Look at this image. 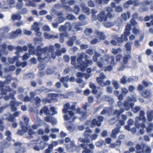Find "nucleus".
I'll list each match as a JSON object with an SVG mask.
<instances>
[{
	"label": "nucleus",
	"mask_w": 153,
	"mask_h": 153,
	"mask_svg": "<svg viewBox=\"0 0 153 153\" xmlns=\"http://www.w3.org/2000/svg\"><path fill=\"white\" fill-rule=\"evenodd\" d=\"M13 114H9V115L7 114H4V115L5 116L8 117L5 118V120L8 122L13 123L16 121V119L15 117L19 116L20 112L19 111H15Z\"/></svg>",
	"instance_id": "obj_10"
},
{
	"label": "nucleus",
	"mask_w": 153,
	"mask_h": 153,
	"mask_svg": "<svg viewBox=\"0 0 153 153\" xmlns=\"http://www.w3.org/2000/svg\"><path fill=\"white\" fill-rule=\"evenodd\" d=\"M53 150V146L51 144H50L48 148L45 150V153H51Z\"/></svg>",
	"instance_id": "obj_42"
},
{
	"label": "nucleus",
	"mask_w": 153,
	"mask_h": 153,
	"mask_svg": "<svg viewBox=\"0 0 153 153\" xmlns=\"http://www.w3.org/2000/svg\"><path fill=\"white\" fill-rule=\"evenodd\" d=\"M93 31L92 29L87 28L85 29L84 31L85 34L87 36H89L93 32Z\"/></svg>",
	"instance_id": "obj_39"
},
{
	"label": "nucleus",
	"mask_w": 153,
	"mask_h": 153,
	"mask_svg": "<svg viewBox=\"0 0 153 153\" xmlns=\"http://www.w3.org/2000/svg\"><path fill=\"white\" fill-rule=\"evenodd\" d=\"M87 23L86 22H78L74 23H73L72 25H71L70 23L69 22H65V25H68L67 27H68L69 30H72L74 32H77L82 30V28L81 26L85 25Z\"/></svg>",
	"instance_id": "obj_7"
},
{
	"label": "nucleus",
	"mask_w": 153,
	"mask_h": 153,
	"mask_svg": "<svg viewBox=\"0 0 153 153\" xmlns=\"http://www.w3.org/2000/svg\"><path fill=\"white\" fill-rule=\"evenodd\" d=\"M145 112L143 110L140 111L139 116L136 117V120L137 121L142 120L144 122H145L146 120V119L145 117Z\"/></svg>",
	"instance_id": "obj_16"
},
{
	"label": "nucleus",
	"mask_w": 153,
	"mask_h": 153,
	"mask_svg": "<svg viewBox=\"0 0 153 153\" xmlns=\"http://www.w3.org/2000/svg\"><path fill=\"white\" fill-rule=\"evenodd\" d=\"M65 35L63 33H60L59 36V41L61 43H63L64 42Z\"/></svg>",
	"instance_id": "obj_51"
},
{
	"label": "nucleus",
	"mask_w": 153,
	"mask_h": 153,
	"mask_svg": "<svg viewBox=\"0 0 153 153\" xmlns=\"http://www.w3.org/2000/svg\"><path fill=\"white\" fill-rule=\"evenodd\" d=\"M112 109L109 107H106L101 112L100 114L101 115H104L106 114L109 115L111 114L112 113Z\"/></svg>",
	"instance_id": "obj_22"
},
{
	"label": "nucleus",
	"mask_w": 153,
	"mask_h": 153,
	"mask_svg": "<svg viewBox=\"0 0 153 153\" xmlns=\"http://www.w3.org/2000/svg\"><path fill=\"white\" fill-rule=\"evenodd\" d=\"M57 19V22L59 24L63 22L65 20V18L62 16L59 17Z\"/></svg>",
	"instance_id": "obj_58"
},
{
	"label": "nucleus",
	"mask_w": 153,
	"mask_h": 153,
	"mask_svg": "<svg viewBox=\"0 0 153 153\" xmlns=\"http://www.w3.org/2000/svg\"><path fill=\"white\" fill-rule=\"evenodd\" d=\"M50 110L52 112V115H54L57 113V112L56 111L55 108L53 107H51Z\"/></svg>",
	"instance_id": "obj_63"
},
{
	"label": "nucleus",
	"mask_w": 153,
	"mask_h": 153,
	"mask_svg": "<svg viewBox=\"0 0 153 153\" xmlns=\"http://www.w3.org/2000/svg\"><path fill=\"white\" fill-rule=\"evenodd\" d=\"M18 60V57L17 56H14L13 58H10L8 59V62L10 64H12L15 61Z\"/></svg>",
	"instance_id": "obj_36"
},
{
	"label": "nucleus",
	"mask_w": 153,
	"mask_h": 153,
	"mask_svg": "<svg viewBox=\"0 0 153 153\" xmlns=\"http://www.w3.org/2000/svg\"><path fill=\"white\" fill-rule=\"evenodd\" d=\"M24 122V125H25L26 126H27L28 125V123L29 121V119L27 117H25L23 118Z\"/></svg>",
	"instance_id": "obj_57"
},
{
	"label": "nucleus",
	"mask_w": 153,
	"mask_h": 153,
	"mask_svg": "<svg viewBox=\"0 0 153 153\" xmlns=\"http://www.w3.org/2000/svg\"><path fill=\"white\" fill-rule=\"evenodd\" d=\"M100 56V54L96 51L94 56L93 57V60L95 62H97V58Z\"/></svg>",
	"instance_id": "obj_44"
},
{
	"label": "nucleus",
	"mask_w": 153,
	"mask_h": 153,
	"mask_svg": "<svg viewBox=\"0 0 153 153\" xmlns=\"http://www.w3.org/2000/svg\"><path fill=\"white\" fill-rule=\"evenodd\" d=\"M132 43L130 42H127L125 45V47L127 52L129 53L128 54H125L123 57V64L119 68V71H123L126 67L128 63V61L131 58V44Z\"/></svg>",
	"instance_id": "obj_2"
},
{
	"label": "nucleus",
	"mask_w": 153,
	"mask_h": 153,
	"mask_svg": "<svg viewBox=\"0 0 153 153\" xmlns=\"http://www.w3.org/2000/svg\"><path fill=\"white\" fill-rule=\"evenodd\" d=\"M145 146V145L143 144H142L141 145L137 144L135 147V148L137 151H139L140 150H141V151L143 153H144L145 150L144 149Z\"/></svg>",
	"instance_id": "obj_30"
},
{
	"label": "nucleus",
	"mask_w": 153,
	"mask_h": 153,
	"mask_svg": "<svg viewBox=\"0 0 153 153\" xmlns=\"http://www.w3.org/2000/svg\"><path fill=\"white\" fill-rule=\"evenodd\" d=\"M69 80V77L68 76L63 77L60 79V81L63 83L64 86L66 88L68 87V85L67 83L65 82V81L67 82Z\"/></svg>",
	"instance_id": "obj_23"
},
{
	"label": "nucleus",
	"mask_w": 153,
	"mask_h": 153,
	"mask_svg": "<svg viewBox=\"0 0 153 153\" xmlns=\"http://www.w3.org/2000/svg\"><path fill=\"white\" fill-rule=\"evenodd\" d=\"M97 34L100 39L104 40L105 37L103 33L100 32H97Z\"/></svg>",
	"instance_id": "obj_47"
},
{
	"label": "nucleus",
	"mask_w": 153,
	"mask_h": 153,
	"mask_svg": "<svg viewBox=\"0 0 153 153\" xmlns=\"http://www.w3.org/2000/svg\"><path fill=\"white\" fill-rule=\"evenodd\" d=\"M82 9L83 12L86 13L87 14H89L90 9L88 7L85 6H83L82 7Z\"/></svg>",
	"instance_id": "obj_49"
},
{
	"label": "nucleus",
	"mask_w": 153,
	"mask_h": 153,
	"mask_svg": "<svg viewBox=\"0 0 153 153\" xmlns=\"http://www.w3.org/2000/svg\"><path fill=\"white\" fill-rule=\"evenodd\" d=\"M15 69V67L14 65H12L9 66L8 69L7 68L5 69V70L7 71H14Z\"/></svg>",
	"instance_id": "obj_54"
},
{
	"label": "nucleus",
	"mask_w": 153,
	"mask_h": 153,
	"mask_svg": "<svg viewBox=\"0 0 153 153\" xmlns=\"http://www.w3.org/2000/svg\"><path fill=\"white\" fill-rule=\"evenodd\" d=\"M66 19L68 20H72L75 19V17L72 14H68L67 15L66 17Z\"/></svg>",
	"instance_id": "obj_55"
},
{
	"label": "nucleus",
	"mask_w": 153,
	"mask_h": 153,
	"mask_svg": "<svg viewBox=\"0 0 153 153\" xmlns=\"http://www.w3.org/2000/svg\"><path fill=\"white\" fill-rule=\"evenodd\" d=\"M10 107L11 111L12 112L16 111H17V108L13 103H12L11 101L10 103Z\"/></svg>",
	"instance_id": "obj_43"
},
{
	"label": "nucleus",
	"mask_w": 153,
	"mask_h": 153,
	"mask_svg": "<svg viewBox=\"0 0 153 153\" xmlns=\"http://www.w3.org/2000/svg\"><path fill=\"white\" fill-rule=\"evenodd\" d=\"M103 69V70L105 71V72L108 71H111L113 70V66L111 65H110L108 66L107 67H104L103 68V69Z\"/></svg>",
	"instance_id": "obj_45"
},
{
	"label": "nucleus",
	"mask_w": 153,
	"mask_h": 153,
	"mask_svg": "<svg viewBox=\"0 0 153 153\" xmlns=\"http://www.w3.org/2000/svg\"><path fill=\"white\" fill-rule=\"evenodd\" d=\"M122 120H119L118 123L116 124L117 127L114 129L112 130V132L111 134V137L115 138L116 136V134L120 131V129L121 128V126H124L125 124V121L127 119L126 116L125 114H123L121 115Z\"/></svg>",
	"instance_id": "obj_6"
},
{
	"label": "nucleus",
	"mask_w": 153,
	"mask_h": 153,
	"mask_svg": "<svg viewBox=\"0 0 153 153\" xmlns=\"http://www.w3.org/2000/svg\"><path fill=\"white\" fill-rule=\"evenodd\" d=\"M2 146L3 148H7L10 146V143L8 141L3 140L1 143Z\"/></svg>",
	"instance_id": "obj_35"
},
{
	"label": "nucleus",
	"mask_w": 153,
	"mask_h": 153,
	"mask_svg": "<svg viewBox=\"0 0 153 153\" xmlns=\"http://www.w3.org/2000/svg\"><path fill=\"white\" fill-rule=\"evenodd\" d=\"M153 128V124L152 123H150L148 125V127L146 128V131L148 133L151 132Z\"/></svg>",
	"instance_id": "obj_48"
},
{
	"label": "nucleus",
	"mask_w": 153,
	"mask_h": 153,
	"mask_svg": "<svg viewBox=\"0 0 153 153\" xmlns=\"http://www.w3.org/2000/svg\"><path fill=\"white\" fill-rule=\"evenodd\" d=\"M43 113H44L45 115H49L50 114L51 111L47 106H44L43 108L40 110V114L42 115Z\"/></svg>",
	"instance_id": "obj_18"
},
{
	"label": "nucleus",
	"mask_w": 153,
	"mask_h": 153,
	"mask_svg": "<svg viewBox=\"0 0 153 153\" xmlns=\"http://www.w3.org/2000/svg\"><path fill=\"white\" fill-rule=\"evenodd\" d=\"M131 13L129 11L124 13L121 15V20L122 21H127L130 17Z\"/></svg>",
	"instance_id": "obj_17"
},
{
	"label": "nucleus",
	"mask_w": 153,
	"mask_h": 153,
	"mask_svg": "<svg viewBox=\"0 0 153 153\" xmlns=\"http://www.w3.org/2000/svg\"><path fill=\"white\" fill-rule=\"evenodd\" d=\"M105 77V76L103 72L100 74L99 76L97 78V83L99 84L103 81V79Z\"/></svg>",
	"instance_id": "obj_26"
},
{
	"label": "nucleus",
	"mask_w": 153,
	"mask_h": 153,
	"mask_svg": "<svg viewBox=\"0 0 153 153\" xmlns=\"http://www.w3.org/2000/svg\"><path fill=\"white\" fill-rule=\"evenodd\" d=\"M113 10L111 7H107L105 10L100 12L97 15V19L100 22H106L108 20V18L110 19L113 18L114 15L112 14Z\"/></svg>",
	"instance_id": "obj_3"
},
{
	"label": "nucleus",
	"mask_w": 153,
	"mask_h": 153,
	"mask_svg": "<svg viewBox=\"0 0 153 153\" xmlns=\"http://www.w3.org/2000/svg\"><path fill=\"white\" fill-rule=\"evenodd\" d=\"M89 57L84 53H82L77 59V67L82 71H84L89 65L92 64V60L87 59Z\"/></svg>",
	"instance_id": "obj_1"
},
{
	"label": "nucleus",
	"mask_w": 153,
	"mask_h": 153,
	"mask_svg": "<svg viewBox=\"0 0 153 153\" xmlns=\"http://www.w3.org/2000/svg\"><path fill=\"white\" fill-rule=\"evenodd\" d=\"M122 55L121 54H119L116 56V61L117 62H120L122 58Z\"/></svg>",
	"instance_id": "obj_64"
},
{
	"label": "nucleus",
	"mask_w": 153,
	"mask_h": 153,
	"mask_svg": "<svg viewBox=\"0 0 153 153\" xmlns=\"http://www.w3.org/2000/svg\"><path fill=\"white\" fill-rule=\"evenodd\" d=\"M76 39V37L75 36H73L69 38V40L67 42L66 44L69 46L72 47L74 44V41Z\"/></svg>",
	"instance_id": "obj_21"
},
{
	"label": "nucleus",
	"mask_w": 153,
	"mask_h": 153,
	"mask_svg": "<svg viewBox=\"0 0 153 153\" xmlns=\"http://www.w3.org/2000/svg\"><path fill=\"white\" fill-rule=\"evenodd\" d=\"M131 108V111L134 113H137L141 109L140 107L139 106H136L134 107L133 106Z\"/></svg>",
	"instance_id": "obj_40"
},
{
	"label": "nucleus",
	"mask_w": 153,
	"mask_h": 153,
	"mask_svg": "<svg viewBox=\"0 0 153 153\" xmlns=\"http://www.w3.org/2000/svg\"><path fill=\"white\" fill-rule=\"evenodd\" d=\"M76 58L75 56H72L71 57V64L72 65L75 66L76 64Z\"/></svg>",
	"instance_id": "obj_62"
},
{
	"label": "nucleus",
	"mask_w": 153,
	"mask_h": 153,
	"mask_svg": "<svg viewBox=\"0 0 153 153\" xmlns=\"http://www.w3.org/2000/svg\"><path fill=\"white\" fill-rule=\"evenodd\" d=\"M122 51V49L120 48H118L116 49L113 48L112 50V53L114 55H117L119 53L121 52Z\"/></svg>",
	"instance_id": "obj_41"
},
{
	"label": "nucleus",
	"mask_w": 153,
	"mask_h": 153,
	"mask_svg": "<svg viewBox=\"0 0 153 153\" xmlns=\"http://www.w3.org/2000/svg\"><path fill=\"white\" fill-rule=\"evenodd\" d=\"M144 87L142 85H139L137 88V90L139 91H142L140 94L141 96L145 98H148L151 97L152 94L150 90L148 89L143 91Z\"/></svg>",
	"instance_id": "obj_9"
},
{
	"label": "nucleus",
	"mask_w": 153,
	"mask_h": 153,
	"mask_svg": "<svg viewBox=\"0 0 153 153\" xmlns=\"http://www.w3.org/2000/svg\"><path fill=\"white\" fill-rule=\"evenodd\" d=\"M136 101L137 99L136 97H128L127 100L124 101L123 104V106L125 108L124 109L126 111L129 110L130 108H131L134 105V102H136Z\"/></svg>",
	"instance_id": "obj_8"
},
{
	"label": "nucleus",
	"mask_w": 153,
	"mask_h": 153,
	"mask_svg": "<svg viewBox=\"0 0 153 153\" xmlns=\"http://www.w3.org/2000/svg\"><path fill=\"white\" fill-rule=\"evenodd\" d=\"M28 47L29 48V52H33L34 54L38 56V61L39 62H42L43 61L46 59V57L42 58V53H45L47 50L48 48L47 47H44L42 48H41L40 46H38L37 48V49L33 50L34 48L33 47L32 45L30 44L28 45Z\"/></svg>",
	"instance_id": "obj_4"
},
{
	"label": "nucleus",
	"mask_w": 153,
	"mask_h": 153,
	"mask_svg": "<svg viewBox=\"0 0 153 153\" xmlns=\"http://www.w3.org/2000/svg\"><path fill=\"white\" fill-rule=\"evenodd\" d=\"M45 37L49 39L54 38H58V36L57 35L54 36L53 35H49V34L47 33H45L44 34Z\"/></svg>",
	"instance_id": "obj_37"
},
{
	"label": "nucleus",
	"mask_w": 153,
	"mask_h": 153,
	"mask_svg": "<svg viewBox=\"0 0 153 153\" xmlns=\"http://www.w3.org/2000/svg\"><path fill=\"white\" fill-rule=\"evenodd\" d=\"M81 142L83 143L81 144L80 145L82 147L83 149H87L88 145L87 143L89 142V140L88 139L87 140L82 139L81 140H80Z\"/></svg>",
	"instance_id": "obj_28"
},
{
	"label": "nucleus",
	"mask_w": 153,
	"mask_h": 153,
	"mask_svg": "<svg viewBox=\"0 0 153 153\" xmlns=\"http://www.w3.org/2000/svg\"><path fill=\"white\" fill-rule=\"evenodd\" d=\"M131 29V25L127 24L123 34L121 35V37H119L117 36L115 37L114 39L116 40L117 43H122L124 41L127 42L128 40V36L130 34Z\"/></svg>",
	"instance_id": "obj_5"
},
{
	"label": "nucleus",
	"mask_w": 153,
	"mask_h": 153,
	"mask_svg": "<svg viewBox=\"0 0 153 153\" xmlns=\"http://www.w3.org/2000/svg\"><path fill=\"white\" fill-rule=\"evenodd\" d=\"M126 82V77L125 76H124L120 79V82L123 85H125Z\"/></svg>",
	"instance_id": "obj_59"
},
{
	"label": "nucleus",
	"mask_w": 153,
	"mask_h": 153,
	"mask_svg": "<svg viewBox=\"0 0 153 153\" xmlns=\"http://www.w3.org/2000/svg\"><path fill=\"white\" fill-rule=\"evenodd\" d=\"M121 143V141L118 140L114 143H111L110 145V147L111 148H115L116 147H119Z\"/></svg>",
	"instance_id": "obj_27"
},
{
	"label": "nucleus",
	"mask_w": 153,
	"mask_h": 153,
	"mask_svg": "<svg viewBox=\"0 0 153 153\" xmlns=\"http://www.w3.org/2000/svg\"><path fill=\"white\" fill-rule=\"evenodd\" d=\"M70 108V104L69 103H67L64 105V108L62 109V112L65 114L67 113L68 109Z\"/></svg>",
	"instance_id": "obj_31"
},
{
	"label": "nucleus",
	"mask_w": 153,
	"mask_h": 153,
	"mask_svg": "<svg viewBox=\"0 0 153 153\" xmlns=\"http://www.w3.org/2000/svg\"><path fill=\"white\" fill-rule=\"evenodd\" d=\"M111 82L110 81L108 80H107L105 82H104L103 81H102V82L100 83L99 85L102 87H104L107 85H110L111 84Z\"/></svg>",
	"instance_id": "obj_52"
},
{
	"label": "nucleus",
	"mask_w": 153,
	"mask_h": 153,
	"mask_svg": "<svg viewBox=\"0 0 153 153\" xmlns=\"http://www.w3.org/2000/svg\"><path fill=\"white\" fill-rule=\"evenodd\" d=\"M12 91V89L9 86H5V89L4 88H1V93L2 95H6L7 92H11Z\"/></svg>",
	"instance_id": "obj_20"
},
{
	"label": "nucleus",
	"mask_w": 153,
	"mask_h": 153,
	"mask_svg": "<svg viewBox=\"0 0 153 153\" xmlns=\"http://www.w3.org/2000/svg\"><path fill=\"white\" fill-rule=\"evenodd\" d=\"M65 26L61 25L59 28V30L60 32L65 31L67 29H68V27H67V26L68 25H66L65 23Z\"/></svg>",
	"instance_id": "obj_46"
},
{
	"label": "nucleus",
	"mask_w": 153,
	"mask_h": 153,
	"mask_svg": "<svg viewBox=\"0 0 153 153\" xmlns=\"http://www.w3.org/2000/svg\"><path fill=\"white\" fill-rule=\"evenodd\" d=\"M105 61L106 62L110 63L111 65L113 66H114L116 65L115 63L114 62V58L113 56H109L108 55H105L104 56Z\"/></svg>",
	"instance_id": "obj_15"
},
{
	"label": "nucleus",
	"mask_w": 153,
	"mask_h": 153,
	"mask_svg": "<svg viewBox=\"0 0 153 153\" xmlns=\"http://www.w3.org/2000/svg\"><path fill=\"white\" fill-rule=\"evenodd\" d=\"M22 31L21 29H18L13 32L10 36V38L13 39L18 36V35L22 33Z\"/></svg>",
	"instance_id": "obj_25"
},
{
	"label": "nucleus",
	"mask_w": 153,
	"mask_h": 153,
	"mask_svg": "<svg viewBox=\"0 0 153 153\" xmlns=\"http://www.w3.org/2000/svg\"><path fill=\"white\" fill-rule=\"evenodd\" d=\"M123 8L120 6H117L115 7V10L117 12H121L123 11Z\"/></svg>",
	"instance_id": "obj_61"
},
{
	"label": "nucleus",
	"mask_w": 153,
	"mask_h": 153,
	"mask_svg": "<svg viewBox=\"0 0 153 153\" xmlns=\"http://www.w3.org/2000/svg\"><path fill=\"white\" fill-rule=\"evenodd\" d=\"M80 10V8L78 6L76 5L74 7V12L75 14L76 15L79 14Z\"/></svg>",
	"instance_id": "obj_53"
},
{
	"label": "nucleus",
	"mask_w": 153,
	"mask_h": 153,
	"mask_svg": "<svg viewBox=\"0 0 153 153\" xmlns=\"http://www.w3.org/2000/svg\"><path fill=\"white\" fill-rule=\"evenodd\" d=\"M22 143L19 142H16L14 144L15 146H18L16 148V149H17L16 151V153H24L25 152V149L24 147L22 146Z\"/></svg>",
	"instance_id": "obj_13"
},
{
	"label": "nucleus",
	"mask_w": 153,
	"mask_h": 153,
	"mask_svg": "<svg viewBox=\"0 0 153 153\" xmlns=\"http://www.w3.org/2000/svg\"><path fill=\"white\" fill-rule=\"evenodd\" d=\"M127 125L125 126V128L128 131H130V126L133 125L134 123V121L131 119H129L127 121Z\"/></svg>",
	"instance_id": "obj_24"
},
{
	"label": "nucleus",
	"mask_w": 153,
	"mask_h": 153,
	"mask_svg": "<svg viewBox=\"0 0 153 153\" xmlns=\"http://www.w3.org/2000/svg\"><path fill=\"white\" fill-rule=\"evenodd\" d=\"M113 85L116 89H118L119 87V85L117 81H114L113 82Z\"/></svg>",
	"instance_id": "obj_60"
},
{
	"label": "nucleus",
	"mask_w": 153,
	"mask_h": 153,
	"mask_svg": "<svg viewBox=\"0 0 153 153\" xmlns=\"http://www.w3.org/2000/svg\"><path fill=\"white\" fill-rule=\"evenodd\" d=\"M104 143V141L100 140L96 142L95 145L97 147H100L103 145Z\"/></svg>",
	"instance_id": "obj_50"
},
{
	"label": "nucleus",
	"mask_w": 153,
	"mask_h": 153,
	"mask_svg": "<svg viewBox=\"0 0 153 153\" xmlns=\"http://www.w3.org/2000/svg\"><path fill=\"white\" fill-rule=\"evenodd\" d=\"M25 4L27 6H31L33 7H36V4L33 2L30 1H29L28 3H26Z\"/></svg>",
	"instance_id": "obj_56"
},
{
	"label": "nucleus",
	"mask_w": 153,
	"mask_h": 153,
	"mask_svg": "<svg viewBox=\"0 0 153 153\" xmlns=\"http://www.w3.org/2000/svg\"><path fill=\"white\" fill-rule=\"evenodd\" d=\"M85 129L84 134V136L86 138H90L92 140H95L97 138L98 135L96 134H93L92 135H91L90 134L92 133V131L88 127H86Z\"/></svg>",
	"instance_id": "obj_11"
},
{
	"label": "nucleus",
	"mask_w": 153,
	"mask_h": 153,
	"mask_svg": "<svg viewBox=\"0 0 153 153\" xmlns=\"http://www.w3.org/2000/svg\"><path fill=\"white\" fill-rule=\"evenodd\" d=\"M97 118L98 120H97L96 119H93L92 120V127H94L95 126H100L101 125V122L103 120L104 117L103 116H98Z\"/></svg>",
	"instance_id": "obj_12"
},
{
	"label": "nucleus",
	"mask_w": 153,
	"mask_h": 153,
	"mask_svg": "<svg viewBox=\"0 0 153 153\" xmlns=\"http://www.w3.org/2000/svg\"><path fill=\"white\" fill-rule=\"evenodd\" d=\"M125 111V109L123 108H121L118 110L116 109L114 111L112 114L113 116H116L119 118L121 114Z\"/></svg>",
	"instance_id": "obj_19"
},
{
	"label": "nucleus",
	"mask_w": 153,
	"mask_h": 153,
	"mask_svg": "<svg viewBox=\"0 0 153 153\" xmlns=\"http://www.w3.org/2000/svg\"><path fill=\"white\" fill-rule=\"evenodd\" d=\"M20 125L22 129L18 130L17 131V134L19 135H22L24 133L27 132L28 128L27 126L24 125V123L23 122H20Z\"/></svg>",
	"instance_id": "obj_14"
},
{
	"label": "nucleus",
	"mask_w": 153,
	"mask_h": 153,
	"mask_svg": "<svg viewBox=\"0 0 153 153\" xmlns=\"http://www.w3.org/2000/svg\"><path fill=\"white\" fill-rule=\"evenodd\" d=\"M89 87L92 89V92L94 94H96L98 93L97 89V87L94 83H92L89 85Z\"/></svg>",
	"instance_id": "obj_32"
},
{
	"label": "nucleus",
	"mask_w": 153,
	"mask_h": 153,
	"mask_svg": "<svg viewBox=\"0 0 153 153\" xmlns=\"http://www.w3.org/2000/svg\"><path fill=\"white\" fill-rule=\"evenodd\" d=\"M148 120L149 122L151 121L153 119V110L148 111L147 112Z\"/></svg>",
	"instance_id": "obj_29"
},
{
	"label": "nucleus",
	"mask_w": 153,
	"mask_h": 153,
	"mask_svg": "<svg viewBox=\"0 0 153 153\" xmlns=\"http://www.w3.org/2000/svg\"><path fill=\"white\" fill-rule=\"evenodd\" d=\"M22 16L19 14H13L12 15L11 19L13 21L15 20H20L22 18Z\"/></svg>",
	"instance_id": "obj_33"
},
{
	"label": "nucleus",
	"mask_w": 153,
	"mask_h": 153,
	"mask_svg": "<svg viewBox=\"0 0 153 153\" xmlns=\"http://www.w3.org/2000/svg\"><path fill=\"white\" fill-rule=\"evenodd\" d=\"M36 91H38L39 93H40L43 92H49L51 91H52V90H51L47 89L43 86L41 88L37 89Z\"/></svg>",
	"instance_id": "obj_34"
},
{
	"label": "nucleus",
	"mask_w": 153,
	"mask_h": 153,
	"mask_svg": "<svg viewBox=\"0 0 153 153\" xmlns=\"http://www.w3.org/2000/svg\"><path fill=\"white\" fill-rule=\"evenodd\" d=\"M33 29L35 31V32H38L39 31V27L38 24L37 22H35L33 23V25H32Z\"/></svg>",
	"instance_id": "obj_38"
}]
</instances>
